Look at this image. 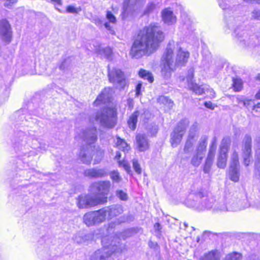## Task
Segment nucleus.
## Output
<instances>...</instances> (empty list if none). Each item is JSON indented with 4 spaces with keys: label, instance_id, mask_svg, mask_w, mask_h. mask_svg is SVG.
<instances>
[{
    "label": "nucleus",
    "instance_id": "2eb2a0df",
    "mask_svg": "<svg viewBox=\"0 0 260 260\" xmlns=\"http://www.w3.org/2000/svg\"><path fill=\"white\" fill-rule=\"evenodd\" d=\"M112 92V90L111 88H105L94 101V105L98 106L101 105L102 103L105 104L108 102L110 101Z\"/></svg>",
    "mask_w": 260,
    "mask_h": 260
},
{
    "label": "nucleus",
    "instance_id": "6ab92c4d",
    "mask_svg": "<svg viewBox=\"0 0 260 260\" xmlns=\"http://www.w3.org/2000/svg\"><path fill=\"white\" fill-rule=\"evenodd\" d=\"M136 146L140 151H145L149 148V142L147 137L142 134L136 136Z\"/></svg>",
    "mask_w": 260,
    "mask_h": 260
},
{
    "label": "nucleus",
    "instance_id": "9d476101",
    "mask_svg": "<svg viewBox=\"0 0 260 260\" xmlns=\"http://www.w3.org/2000/svg\"><path fill=\"white\" fill-rule=\"evenodd\" d=\"M149 111L145 109L136 111L129 117L127 123L129 127L134 130L136 127V124L138 120V117L140 116V119L145 121L150 117Z\"/></svg>",
    "mask_w": 260,
    "mask_h": 260
},
{
    "label": "nucleus",
    "instance_id": "dca6fc26",
    "mask_svg": "<svg viewBox=\"0 0 260 260\" xmlns=\"http://www.w3.org/2000/svg\"><path fill=\"white\" fill-rule=\"evenodd\" d=\"M189 57V53L187 51L182 50L181 48L178 49L177 53L175 66L179 67L184 66L187 62Z\"/></svg>",
    "mask_w": 260,
    "mask_h": 260
},
{
    "label": "nucleus",
    "instance_id": "4468645a",
    "mask_svg": "<svg viewBox=\"0 0 260 260\" xmlns=\"http://www.w3.org/2000/svg\"><path fill=\"white\" fill-rule=\"evenodd\" d=\"M174 44H171L170 43L163 54L161 57V63L169 64H174V58H173V51L174 50Z\"/></svg>",
    "mask_w": 260,
    "mask_h": 260
},
{
    "label": "nucleus",
    "instance_id": "6e6552de",
    "mask_svg": "<svg viewBox=\"0 0 260 260\" xmlns=\"http://www.w3.org/2000/svg\"><path fill=\"white\" fill-rule=\"evenodd\" d=\"M108 77L111 82L121 88H124L126 85L124 74L119 69L113 68L110 70L108 66Z\"/></svg>",
    "mask_w": 260,
    "mask_h": 260
},
{
    "label": "nucleus",
    "instance_id": "7c9ffc66",
    "mask_svg": "<svg viewBox=\"0 0 260 260\" xmlns=\"http://www.w3.org/2000/svg\"><path fill=\"white\" fill-rule=\"evenodd\" d=\"M115 144L116 147L119 149H121L123 151H127L129 149V147L126 142L123 139H121L119 137L116 138V141Z\"/></svg>",
    "mask_w": 260,
    "mask_h": 260
},
{
    "label": "nucleus",
    "instance_id": "cd10ccee",
    "mask_svg": "<svg viewBox=\"0 0 260 260\" xmlns=\"http://www.w3.org/2000/svg\"><path fill=\"white\" fill-rule=\"evenodd\" d=\"M188 86L190 90L196 94H202L205 93V88L200 86L193 82H189V83L188 84Z\"/></svg>",
    "mask_w": 260,
    "mask_h": 260
},
{
    "label": "nucleus",
    "instance_id": "e433bc0d",
    "mask_svg": "<svg viewBox=\"0 0 260 260\" xmlns=\"http://www.w3.org/2000/svg\"><path fill=\"white\" fill-rule=\"evenodd\" d=\"M158 102L167 105L169 108H172L173 106V102L169 98L165 96H160L158 99Z\"/></svg>",
    "mask_w": 260,
    "mask_h": 260
},
{
    "label": "nucleus",
    "instance_id": "f257e3e1",
    "mask_svg": "<svg viewBox=\"0 0 260 260\" xmlns=\"http://www.w3.org/2000/svg\"><path fill=\"white\" fill-rule=\"evenodd\" d=\"M164 39L161 27L157 23H151L140 31L132 45L129 55L133 58L149 56L157 50Z\"/></svg>",
    "mask_w": 260,
    "mask_h": 260
},
{
    "label": "nucleus",
    "instance_id": "8fccbe9b",
    "mask_svg": "<svg viewBox=\"0 0 260 260\" xmlns=\"http://www.w3.org/2000/svg\"><path fill=\"white\" fill-rule=\"evenodd\" d=\"M106 18L111 23H115L116 22L115 17L110 11H108L107 12Z\"/></svg>",
    "mask_w": 260,
    "mask_h": 260
},
{
    "label": "nucleus",
    "instance_id": "4be33fe9",
    "mask_svg": "<svg viewBox=\"0 0 260 260\" xmlns=\"http://www.w3.org/2000/svg\"><path fill=\"white\" fill-rule=\"evenodd\" d=\"M161 75L164 78L168 79L172 75V72L175 69L176 66L175 64H169L161 63Z\"/></svg>",
    "mask_w": 260,
    "mask_h": 260
},
{
    "label": "nucleus",
    "instance_id": "c756f323",
    "mask_svg": "<svg viewBox=\"0 0 260 260\" xmlns=\"http://www.w3.org/2000/svg\"><path fill=\"white\" fill-rule=\"evenodd\" d=\"M83 221L88 226L95 224L93 212H89L86 213L83 216Z\"/></svg>",
    "mask_w": 260,
    "mask_h": 260
},
{
    "label": "nucleus",
    "instance_id": "a18cd8bd",
    "mask_svg": "<svg viewBox=\"0 0 260 260\" xmlns=\"http://www.w3.org/2000/svg\"><path fill=\"white\" fill-rule=\"evenodd\" d=\"M133 167L135 172L138 174H141L142 169L140 167V165L139 164L138 160L136 159H133Z\"/></svg>",
    "mask_w": 260,
    "mask_h": 260
},
{
    "label": "nucleus",
    "instance_id": "f8f14e48",
    "mask_svg": "<svg viewBox=\"0 0 260 260\" xmlns=\"http://www.w3.org/2000/svg\"><path fill=\"white\" fill-rule=\"evenodd\" d=\"M80 137L88 144V146L94 143L98 139L97 129L95 127H92L83 129L80 134Z\"/></svg>",
    "mask_w": 260,
    "mask_h": 260
},
{
    "label": "nucleus",
    "instance_id": "e2e57ef3",
    "mask_svg": "<svg viewBox=\"0 0 260 260\" xmlns=\"http://www.w3.org/2000/svg\"><path fill=\"white\" fill-rule=\"evenodd\" d=\"M252 110L255 112H260V103L254 105Z\"/></svg>",
    "mask_w": 260,
    "mask_h": 260
},
{
    "label": "nucleus",
    "instance_id": "7ed1b4c3",
    "mask_svg": "<svg viewBox=\"0 0 260 260\" xmlns=\"http://www.w3.org/2000/svg\"><path fill=\"white\" fill-rule=\"evenodd\" d=\"M118 240L119 239L117 237L109 236L103 237L101 241L103 248L95 252V258L99 259V260H105L112 253L118 252L117 245L115 244V242Z\"/></svg>",
    "mask_w": 260,
    "mask_h": 260
},
{
    "label": "nucleus",
    "instance_id": "f704fd0d",
    "mask_svg": "<svg viewBox=\"0 0 260 260\" xmlns=\"http://www.w3.org/2000/svg\"><path fill=\"white\" fill-rule=\"evenodd\" d=\"M243 29L241 25L240 27H237L234 29V36L235 39L241 42L243 41Z\"/></svg>",
    "mask_w": 260,
    "mask_h": 260
},
{
    "label": "nucleus",
    "instance_id": "58836bf2",
    "mask_svg": "<svg viewBox=\"0 0 260 260\" xmlns=\"http://www.w3.org/2000/svg\"><path fill=\"white\" fill-rule=\"evenodd\" d=\"M233 87L236 91H239L242 90L243 88V82L241 79H233Z\"/></svg>",
    "mask_w": 260,
    "mask_h": 260
},
{
    "label": "nucleus",
    "instance_id": "412c9836",
    "mask_svg": "<svg viewBox=\"0 0 260 260\" xmlns=\"http://www.w3.org/2000/svg\"><path fill=\"white\" fill-rule=\"evenodd\" d=\"M137 0H125L123 3V11L121 17L123 19L132 15L134 6L136 4Z\"/></svg>",
    "mask_w": 260,
    "mask_h": 260
},
{
    "label": "nucleus",
    "instance_id": "f03ea898",
    "mask_svg": "<svg viewBox=\"0 0 260 260\" xmlns=\"http://www.w3.org/2000/svg\"><path fill=\"white\" fill-rule=\"evenodd\" d=\"M116 111L113 108H106L98 111L90 117L89 120L92 123H99L102 126L112 128L115 125Z\"/></svg>",
    "mask_w": 260,
    "mask_h": 260
},
{
    "label": "nucleus",
    "instance_id": "5fc2aeb1",
    "mask_svg": "<svg viewBox=\"0 0 260 260\" xmlns=\"http://www.w3.org/2000/svg\"><path fill=\"white\" fill-rule=\"evenodd\" d=\"M206 92H207V94H209L208 95L210 99L214 98L215 96V93L212 89L205 88V93Z\"/></svg>",
    "mask_w": 260,
    "mask_h": 260
},
{
    "label": "nucleus",
    "instance_id": "473e14b6",
    "mask_svg": "<svg viewBox=\"0 0 260 260\" xmlns=\"http://www.w3.org/2000/svg\"><path fill=\"white\" fill-rule=\"evenodd\" d=\"M139 75L141 78L147 80L150 83L153 81V77L152 74L147 70L141 69L139 72Z\"/></svg>",
    "mask_w": 260,
    "mask_h": 260
},
{
    "label": "nucleus",
    "instance_id": "49530a36",
    "mask_svg": "<svg viewBox=\"0 0 260 260\" xmlns=\"http://www.w3.org/2000/svg\"><path fill=\"white\" fill-rule=\"evenodd\" d=\"M155 8V5L154 4L152 3H149L145 11H144V14H149L150 13L152 12L154 10V9Z\"/></svg>",
    "mask_w": 260,
    "mask_h": 260
},
{
    "label": "nucleus",
    "instance_id": "6e6d98bb",
    "mask_svg": "<svg viewBox=\"0 0 260 260\" xmlns=\"http://www.w3.org/2000/svg\"><path fill=\"white\" fill-rule=\"evenodd\" d=\"M51 2L54 3L56 9L60 12H62L61 10L57 8L58 6H60L62 5V2L61 0H50Z\"/></svg>",
    "mask_w": 260,
    "mask_h": 260
},
{
    "label": "nucleus",
    "instance_id": "2f4dec72",
    "mask_svg": "<svg viewBox=\"0 0 260 260\" xmlns=\"http://www.w3.org/2000/svg\"><path fill=\"white\" fill-rule=\"evenodd\" d=\"M239 168H230L229 176L230 179L234 181L237 182L239 179Z\"/></svg>",
    "mask_w": 260,
    "mask_h": 260
},
{
    "label": "nucleus",
    "instance_id": "c9c22d12",
    "mask_svg": "<svg viewBox=\"0 0 260 260\" xmlns=\"http://www.w3.org/2000/svg\"><path fill=\"white\" fill-rule=\"evenodd\" d=\"M239 166L238 155L236 152H234L232 155L230 168H239Z\"/></svg>",
    "mask_w": 260,
    "mask_h": 260
},
{
    "label": "nucleus",
    "instance_id": "ddd939ff",
    "mask_svg": "<svg viewBox=\"0 0 260 260\" xmlns=\"http://www.w3.org/2000/svg\"><path fill=\"white\" fill-rule=\"evenodd\" d=\"M85 176L90 179H97L103 178L107 176V172L105 169L92 168L86 169L84 172Z\"/></svg>",
    "mask_w": 260,
    "mask_h": 260
},
{
    "label": "nucleus",
    "instance_id": "13d9d810",
    "mask_svg": "<svg viewBox=\"0 0 260 260\" xmlns=\"http://www.w3.org/2000/svg\"><path fill=\"white\" fill-rule=\"evenodd\" d=\"M198 125L199 124L197 122H194L190 126L189 130L191 131V132L197 133Z\"/></svg>",
    "mask_w": 260,
    "mask_h": 260
},
{
    "label": "nucleus",
    "instance_id": "39448f33",
    "mask_svg": "<svg viewBox=\"0 0 260 260\" xmlns=\"http://www.w3.org/2000/svg\"><path fill=\"white\" fill-rule=\"evenodd\" d=\"M105 198L94 197L90 192L89 194L81 195L77 199V205L79 208H87L93 207L105 201Z\"/></svg>",
    "mask_w": 260,
    "mask_h": 260
},
{
    "label": "nucleus",
    "instance_id": "393cba45",
    "mask_svg": "<svg viewBox=\"0 0 260 260\" xmlns=\"http://www.w3.org/2000/svg\"><path fill=\"white\" fill-rule=\"evenodd\" d=\"M95 224L103 222L107 216L106 209L103 208L98 211H93Z\"/></svg>",
    "mask_w": 260,
    "mask_h": 260
},
{
    "label": "nucleus",
    "instance_id": "3c124183",
    "mask_svg": "<svg viewBox=\"0 0 260 260\" xmlns=\"http://www.w3.org/2000/svg\"><path fill=\"white\" fill-rule=\"evenodd\" d=\"M80 11V9L77 8L73 6H69L67 8V12L70 13L77 14Z\"/></svg>",
    "mask_w": 260,
    "mask_h": 260
},
{
    "label": "nucleus",
    "instance_id": "0eeeda50",
    "mask_svg": "<svg viewBox=\"0 0 260 260\" xmlns=\"http://www.w3.org/2000/svg\"><path fill=\"white\" fill-rule=\"evenodd\" d=\"M207 138H202L193 154L191 159V164L195 167H198L204 158L206 150Z\"/></svg>",
    "mask_w": 260,
    "mask_h": 260
},
{
    "label": "nucleus",
    "instance_id": "72a5a7b5",
    "mask_svg": "<svg viewBox=\"0 0 260 260\" xmlns=\"http://www.w3.org/2000/svg\"><path fill=\"white\" fill-rule=\"evenodd\" d=\"M196 141L197 140L189 139L187 138L183 148L184 153L187 154L191 152L193 150V145Z\"/></svg>",
    "mask_w": 260,
    "mask_h": 260
},
{
    "label": "nucleus",
    "instance_id": "338daca9",
    "mask_svg": "<svg viewBox=\"0 0 260 260\" xmlns=\"http://www.w3.org/2000/svg\"><path fill=\"white\" fill-rule=\"evenodd\" d=\"M204 105L206 107H207L208 108H209L211 109H214L213 106L211 102H205L204 104Z\"/></svg>",
    "mask_w": 260,
    "mask_h": 260
},
{
    "label": "nucleus",
    "instance_id": "ea45409f",
    "mask_svg": "<svg viewBox=\"0 0 260 260\" xmlns=\"http://www.w3.org/2000/svg\"><path fill=\"white\" fill-rule=\"evenodd\" d=\"M111 179L116 183H119L122 180V178L117 171H113L110 174Z\"/></svg>",
    "mask_w": 260,
    "mask_h": 260
},
{
    "label": "nucleus",
    "instance_id": "f3484780",
    "mask_svg": "<svg viewBox=\"0 0 260 260\" xmlns=\"http://www.w3.org/2000/svg\"><path fill=\"white\" fill-rule=\"evenodd\" d=\"M161 18L164 22L168 25H171L176 22V17L170 8L164 9L161 12Z\"/></svg>",
    "mask_w": 260,
    "mask_h": 260
},
{
    "label": "nucleus",
    "instance_id": "5701e85b",
    "mask_svg": "<svg viewBox=\"0 0 260 260\" xmlns=\"http://www.w3.org/2000/svg\"><path fill=\"white\" fill-rule=\"evenodd\" d=\"M106 209V215L111 218L119 215L122 212V209L120 206L113 205L111 207H105Z\"/></svg>",
    "mask_w": 260,
    "mask_h": 260
},
{
    "label": "nucleus",
    "instance_id": "603ef678",
    "mask_svg": "<svg viewBox=\"0 0 260 260\" xmlns=\"http://www.w3.org/2000/svg\"><path fill=\"white\" fill-rule=\"evenodd\" d=\"M70 61L69 59H64L59 66V69L64 70L70 65Z\"/></svg>",
    "mask_w": 260,
    "mask_h": 260
},
{
    "label": "nucleus",
    "instance_id": "1a4fd4ad",
    "mask_svg": "<svg viewBox=\"0 0 260 260\" xmlns=\"http://www.w3.org/2000/svg\"><path fill=\"white\" fill-rule=\"evenodd\" d=\"M0 37L7 43H10L12 38V30L9 22L6 19L0 20Z\"/></svg>",
    "mask_w": 260,
    "mask_h": 260
},
{
    "label": "nucleus",
    "instance_id": "aec40b11",
    "mask_svg": "<svg viewBox=\"0 0 260 260\" xmlns=\"http://www.w3.org/2000/svg\"><path fill=\"white\" fill-rule=\"evenodd\" d=\"M251 138L246 135L245 136V166H248L251 160Z\"/></svg>",
    "mask_w": 260,
    "mask_h": 260
},
{
    "label": "nucleus",
    "instance_id": "423d86ee",
    "mask_svg": "<svg viewBox=\"0 0 260 260\" xmlns=\"http://www.w3.org/2000/svg\"><path fill=\"white\" fill-rule=\"evenodd\" d=\"M111 186L110 181H100L93 183L90 187V192L94 197L105 198V201L102 204L107 202V195Z\"/></svg>",
    "mask_w": 260,
    "mask_h": 260
},
{
    "label": "nucleus",
    "instance_id": "c03bdc74",
    "mask_svg": "<svg viewBox=\"0 0 260 260\" xmlns=\"http://www.w3.org/2000/svg\"><path fill=\"white\" fill-rule=\"evenodd\" d=\"M118 162L119 166L120 167L123 168V169L128 173H129L131 172V167H130L129 165L128 164V163L127 161H126L125 160H123L122 161H121L120 160H118Z\"/></svg>",
    "mask_w": 260,
    "mask_h": 260
},
{
    "label": "nucleus",
    "instance_id": "a878e982",
    "mask_svg": "<svg viewBox=\"0 0 260 260\" xmlns=\"http://www.w3.org/2000/svg\"><path fill=\"white\" fill-rule=\"evenodd\" d=\"M256 160L255 162L254 175L260 179V143L255 152Z\"/></svg>",
    "mask_w": 260,
    "mask_h": 260
},
{
    "label": "nucleus",
    "instance_id": "bb28decb",
    "mask_svg": "<svg viewBox=\"0 0 260 260\" xmlns=\"http://www.w3.org/2000/svg\"><path fill=\"white\" fill-rule=\"evenodd\" d=\"M228 154L219 153L217 156V166L220 169H224L226 165Z\"/></svg>",
    "mask_w": 260,
    "mask_h": 260
},
{
    "label": "nucleus",
    "instance_id": "4d7b16f0",
    "mask_svg": "<svg viewBox=\"0 0 260 260\" xmlns=\"http://www.w3.org/2000/svg\"><path fill=\"white\" fill-rule=\"evenodd\" d=\"M236 102L239 107H242L244 106V100L242 96H237L236 98Z\"/></svg>",
    "mask_w": 260,
    "mask_h": 260
},
{
    "label": "nucleus",
    "instance_id": "a19ab883",
    "mask_svg": "<svg viewBox=\"0 0 260 260\" xmlns=\"http://www.w3.org/2000/svg\"><path fill=\"white\" fill-rule=\"evenodd\" d=\"M99 53L104 55L106 58H109L111 56L112 53V51L110 48L106 47L105 48L100 49Z\"/></svg>",
    "mask_w": 260,
    "mask_h": 260
},
{
    "label": "nucleus",
    "instance_id": "b1692460",
    "mask_svg": "<svg viewBox=\"0 0 260 260\" xmlns=\"http://www.w3.org/2000/svg\"><path fill=\"white\" fill-rule=\"evenodd\" d=\"M220 252L218 250L214 249L205 253L200 257V260H220Z\"/></svg>",
    "mask_w": 260,
    "mask_h": 260
},
{
    "label": "nucleus",
    "instance_id": "a211bd4d",
    "mask_svg": "<svg viewBox=\"0 0 260 260\" xmlns=\"http://www.w3.org/2000/svg\"><path fill=\"white\" fill-rule=\"evenodd\" d=\"M91 146H87L86 149L82 148L79 153V157L81 160L84 164H90L92 158V152Z\"/></svg>",
    "mask_w": 260,
    "mask_h": 260
},
{
    "label": "nucleus",
    "instance_id": "69168bd1",
    "mask_svg": "<svg viewBox=\"0 0 260 260\" xmlns=\"http://www.w3.org/2000/svg\"><path fill=\"white\" fill-rule=\"evenodd\" d=\"M17 2V0H9L7 1V2L5 3V6L10 7L11 6V4L15 3Z\"/></svg>",
    "mask_w": 260,
    "mask_h": 260
},
{
    "label": "nucleus",
    "instance_id": "864d4df0",
    "mask_svg": "<svg viewBox=\"0 0 260 260\" xmlns=\"http://www.w3.org/2000/svg\"><path fill=\"white\" fill-rule=\"evenodd\" d=\"M187 139L197 140L198 137L197 135V133L194 132H191V131H189L188 135L187 136Z\"/></svg>",
    "mask_w": 260,
    "mask_h": 260
},
{
    "label": "nucleus",
    "instance_id": "bf43d9fd",
    "mask_svg": "<svg viewBox=\"0 0 260 260\" xmlns=\"http://www.w3.org/2000/svg\"><path fill=\"white\" fill-rule=\"evenodd\" d=\"M256 235L254 234L245 233V239H248L250 240L255 239Z\"/></svg>",
    "mask_w": 260,
    "mask_h": 260
},
{
    "label": "nucleus",
    "instance_id": "4c0bfd02",
    "mask_svg": "<svg viewBox=\"0 0 260 260\" xmlns=\"http://www.w3.org/2000/svg\"><path fill=\"white\" fill-rule=\"evenodd\" d=\"M242 255L240 253L234 252L229 254L222 260H241Z\"/></svg>",
    "mask_w": 260,
    "mask_h": 260
},
{
    "label": "nucleus",
    "instance_id": "774afa93",
    "mask_svg": "<svg viewBox=\"0 0 260 260\" xmlns=\"http://www.w3.org/2000/svg\"><path fill=\"white\" fill-rule=\"evenodd\" d=\"M253 13L255 15L254 16L255 18L260 19V11H255Z\"/></svg>",
    "mask_w": 260,
    "mask_h": 260
},
{
    "label": "nucleus",
    "instance_id": "37998d69",
    "mask_svg": "<svg viewBox=\"0 0 260 260\" xmlns=\"http://www.w3.org/2000/svg\"><path fill=\"white\" fill-rule=\"evenodd\" d=\"M214 200L212 198H207L203 199L202 202H203V207L206 209H210L212 207L213 204Z\"/></svg>",
    "mask_w": 260,
    "mask_h": 260
},
{
    "label": "nucleus",
    "instance_id": "052dcab7",
    "mask_svg": "<svg viewBox=\"0 0 260 260\" xmlns=\"http://www.w3.org/2000/svg\"><path fill=\"white\" fill-rule=\"evenodd\" d=\"M219 5L223 9H226L228 6V4L226 3H223L222 0H219Z\"/></svg>",
    "mask_w": 260,
    "mask_h": 260
},
{
    "label": "nucleus",
    "instance_id": "09e8293b",
    "mask_svg": "<svg viewBox=\"0 0 260 260\" xmlns=\"http://www.w3.org/2000/svg\"><path fill=\"white\" fill-rule=\"evenodd\" d=\"M193 74L194 70L193 69L191 68L188 71L186 77V79L188 84H189V82H193L192 79L193 78Z\"/></svg>",
    "mask_w": 260,
    "mask_h": 260
},
{
    "label": "nucleus",
    "instance_id": "0e129e2a",
    "mask_svg": "<svg viewBox=\"0 0 260 260\" xmlns=\"http://www.w3.org/2000/svg\"><path fill=\"white\" fill-rule=\"evenodd\" d=\"M94 23L97 26H101L103 24V22L101 19L98 18L94 19Z\"/></svg>",
    "mask_w": 260,
    "mask_h": 260
},
{
    "label": "nucleus",
    "instance_id": "c85d7f7f",
    "mask_svg": "<svg viewBox=\"0 0 260 260\" xmlns=\"http://www.w3.org/2000/svg\"><path fill=\"white\" fill-rule=\"evenodd\" d=\"M230 143V139L228 138H223L220 145L219 153L228 154Z\"/></svg>",
    "mask_w": 260,
    "mask_h": 260
},
{
    "label": "nucleus",
    "instance_id": "9b49d317",
    "mask_svg": "<svg viewBox=\"0 0 260 260\" xmlns=\"http://www.w3.org/2000/svg\"><path fill=\"white\" fill-rule=\"evenodd\" d=\"M217 139L214 137L211 143L209 150L208 153L207 158H206L203 171L205 173H208L213 165L215 153L216 150Z\"/></svg>",
    "mask_w": 260,
    "mask_h": 260
},
{
    "label": "nucleus",
    "instance_id": "de8ad7c7",
    "mask_svg": "<svg viewBox=\"0 0 260 260\" xmlns=\"http://www.w3.org/2000/svg\"><path fill=\"white\" fill-rule=\"evenodd\" d=\"M117 197L122 200L125 201L127 199V194L121 190H118L116 191Z\"/></svg>",
    "mask_w": 260,
    "mask_h": 260
},
{
    "label": "nucleus",
    "instance_id": "680f3d73",
    "mask_svg": "<svg viewBox=\"0 0 260 260\" xmlns=\"http://www.w3.org/2000/svg\"><path fill=\"white\" fill-rule=\"evenodd\" d=\"M142 84L141 83H139L137 86L136 89V94L137 96H138L140 94V90L141 89Z\"/></svg>",
    "mask_w": 260,
    "mask_h": 260
},
{
    "label": "nucleus",
    "instance_id": "20e7f679",
    "mask_svg": "<svg viewBox=\"0 0 260 260\" xmlns=\"http://www.w3.org/2000/svg\"><path fill=\"white\" fill-rule=\"evenodd\" d=\"M189 123V122L187 119H184L177 124L170 135V142L173 147H176L180 144Z\"/></svg>",
    "mask_w": 260,
    "mask_h": 260
},
{
    "label": "nucleus",
    "instance_id": "79ce46f5",
    "mask_svg": "<svg viewBox=\"0 0 260 260\" xmlns=\"http://www.w3.org/2000/svg\"><path fill=\"white\" fill-rule=\"evenodd\" d=\"M104 155V151L101 149L98 148L96 151V156L94 160V164L100 163Z\"/></svg>",
    "mask_w": 260,
    "mask_h": 260
}]
</instances>
